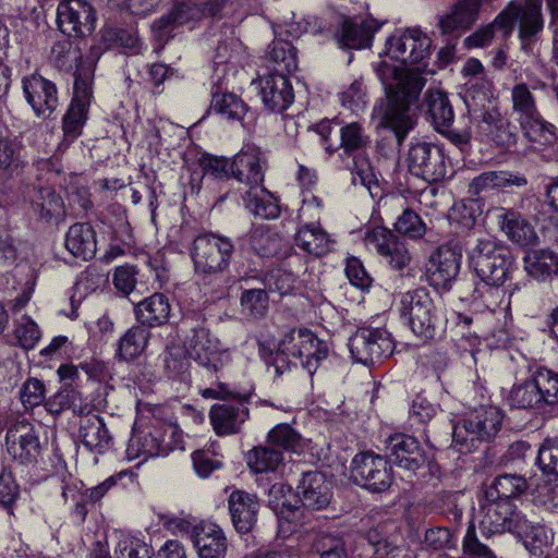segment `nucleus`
<instances>
[{
    "label": "nucleus",
    "instance_id": "nucleus-50",
    "mask_svg": "<svg viewBox=\"0 0 558 558\" xmlns=\"http://www.w3.org/2000/svg\"><path fill=\"white\" fill-rule=\"evenodd\" d=\"M148 342V332L140 326L130 328L119 340L117 356L131 361L141 355Z\"/></svg>",
    "mask_w": 558,
    "mask_h": 558
},
{
    "label": "nucleus",
    "instance_id": "nucleus-5",
    "mask_svg": "<svg viewBox=\"0 0 558 558\" xmlns=\"http://www.w3.org/2000/svg\"><path fill=\"white\" fill-rule=\"evenodd\" d=\"M504 415L495 407H482L470 412L452 426V442L461 452L471 451L475 442L489 441L501 428Z\"/></svg>",
    "mask_w": 558,
    "mask_h": 558
},
{
    "label": "nucleus",
    "instance_id": "nucleus-30",
    "mask_svg": "<svg viewBox=\"0 0 558 558\" xmlns=\"http://www.w3.org/2000/svg\"><path fill=\"white\" fill-rule=\"evenodd\" d=\"M302 226L295 233V245L316 257L323 256L331 251L333 240L320 227L318 221H300Z\"/></svg>",
    "mask_w": 558,
    "mask_h": 558
},
{
    "label": "nucleus",
    "instance_id": "nucleus-44",
    "mask_svg": "<svg viewBox=\"0 0 558 558\" xmlns=\"http://www.w3.org/2000/svg\"><path fill=\"white\" fill-rule=\"evenodd\" d=\"M130 442L132 448H136V457L156 458L169 454V446L162 437L160 425H154L148 430L133 436Z\"/></svg>",
    "mask_w": 558,
    "mask_h": 558
},
{
    "label": "nucleus",
    "instance_id": "nucleus-15",
    "mask_svg": "<svg viewBox=\"0 0 558 558\" xmlns=\"http://www.w3.org/2000/svg\"><path fill=\"white\" fill-rule=\"evenodd\" d=\"M363 242L368 251H374L396 270L404 269L411 262V254L404 241L386 227L367 229Z\"/></svg>",
    "mask_w": 558,
    "mask_h": 558
},
{
    "label": "nucleus",
    "instance_id": "nucleus-62",
    "mask_svg": "<svg viewBox=\"0 0 558 558\" xmlns=\"http://www.w3.org/2000/svg\"><path fill=\"white\" fill-rule=\"evenodd\" d=\"M78 395L80 393L74 388L70 385H65L46 400L45 407L48 412L58 415L64 410L75 407V403L78 400Z\"/></svg>",
    "mask_w": 558,
    "mask_h": 558
},
{
    "label": "nucleus",
    "instance_id": "nucleus-54",
    "mask_svg": "<svg viewBox=\"0 0 558 558\" xmlns=\"http://www.w3.org/2000/svg\"><path fill=\"white\" fill-rule=\"evenodd\" d=\"M198 10L193 4L181 2L173 7L167 14L154 22V28L157 31H167L172 26L186 24L190 20L194 19Z\"/></svg>",
    "mask_w": 558,
    "mask_h": 558
},
{
    "label": "nucleus",
    "instance_id": "nucleus-36",
    "mask_svg": "<svg viewBox=\"0 0 558 558\" xmlns=\"http://www.w3.org/2000/svg\"><path fill=\"white\" fill-rule=\"evenodd\" d=\"M504 399L511 409L535 410L539 413H546L538 396L533 375L523 381L513 384L504 395Z\"/></svg>",
    "mask_w": 558,
    "mask_h": 558
},
{
    "label": "nucleus",
    "instance_id": "nucleus-16",
    "mask_svg": "<svg viewBox=\"0 0 558 558\" xmlns=\"http://www.w3.org/2000/svg\"><path fill=\"white\" fill-rule=\"evenodd\" d=\"M185 344L190 357L210 371L218 372L231 361L229 350L206 327H193Z\"/></svg>",
    "mask_w": 558,
    "mask_h": 558
},
{
    "label": "nucleus",
    "instance_id": "nucleus-59",
    "mask_svg": "<svg viewBox=\"0 0 558 558\" xmlns=\"http://www.w3.org/2000/svg\"><path fill=\"white\" fill-rule=\"evenodd\" d=\"M199 167L204 175H210L215 179H229L232 173V160L226 157H218L205 154L199 158Z\"/></svg>",
    "mask_w": 558,
    "mask_h": 558
},
{
    "label": "nucleus",
    "instance_id": "nucleus-9",
    "mask_svg": "<svg viewBox=\"0 0 558 558\" xmlns=\"http://www.w3.org/2000/svg\"><path fill=\"white\" fill-rule=\"evenodd\" d=\"M352 359L364 365H374L389 357L395 343L385 328L361 327L351 336L348 343Z\"/></svg>",
    "mask_w": 558,
    "mask_h": 558
},
{
    "label": "nucleus",
    "instance_id": "nucleus-55",
    "mask_svg": "<svg viewBox=\"0 0 558 558\" xmlns=\"http://www.w3.org/2000/svg\"><path fill=\"white\" fill-rule=\"evenodd\" d=\"M502 284H490L487 282H478L473 291V302L482 304L486 310L494 313L496 312L505 300V291Z\"/></svg>",
    "mask_w": 558,
    "mask_h": 558
},
{
    "label": "nucleus",
    "instance_id": "nucleus-35",
    "mask_svg": "<svg viewBox=\"0 0 558 558\" xmlns=\"http://www.w3.org/2000/svg\"><path fill=\"white\" fill-rule=\"evenodd\" d=\"M498 219L500 229L510 241L522 246L535 243L537 235L534 228L522 217L520 213L513 209H502Z\"/></svg>",
    "mask_w": 558,
    "mask_h": 558
},
{
    "label": "nucleus",
    "instance_id": "nucleus-28",
    "mask_svg": "<svg viewBox=\"0 0 558 558\" xmlns=\"http://www.w3.org/2000/svg\"><path fill=\"white\" fill-rule=\"evenodd\" d=\"M192 538L199 558H223L227 553V537L216 523L203 522L195 526Z\"/></svg>",
    "mask_w": 558,
    "mask_h": 558
},
{
    "label": "nucleus",
    "instance_id": "nucleus-8",
    "mask_svg": "<svg viewBox=\"0 0 558 558\" xmlns=\"http://www.w3.org/2000/svg\"><path fill=\"white\" fill-rule=\"evenodd\" d=\"M478 526L486 535L513 533L524 525V514L510 499H497L483 495L480 499Z\"/></svg>",
    "mask_w": 558,
    "mask_h": 558
},
{
    "label": "nucleus",
    "instance_id": "nucleus-47",
    "mask_svg": "<svg viewBox=\"0 0 558 558\" xmlns=\"http://www.w3.org/2000/svg\"><path fill=\"white\" fill-rule=\"evenodd\" d=\"M512 534L520 537L533 555H541L543 548L551 545L554 538V533L550 529L542 524H532L525 515L523 527L514 530Z\"/></svg>",
    "mask_w": 558,
    "mask_h": 558
},
{
    "label": "nucleus",
    "instance_id": "nucleus-11",
    "mask_svg": "<svg viewBox=\"0 0 558 558\" xmlns=\"http://www.w3.org/2000/svg\"><path fill=\"white\" fill-rule=\"evenodd\" d=\"M351 476L363 488L372 493H383L392 484V466L385 457L373 451H363L352 459Z\"/></svg>",
    "mask_w": 558,
    "mask_h": 558
},
{
    "label": "nucleus",
    "instance_id": "nucleus-34",
    "mask_svg": "<svg viewBox=\"0 0 558 558\" xmlns=\"http://www.w3.org/2000/svg\"><path fill=\"white\" fill-rule=\"evenodd\" d=\"M136 319L144 326L158 327L169 320L171 305L162 293H154L138 302L134 308Z\"/></svg>",
    "mask_w": 558,
    "mask_h": 558
},
{
    "label": "nucleus",
    "instance_id": "nucleus-60",
    "mask_svg": "<svg viewBox=\"0 0 558 558\" xmlns=\"http://www.w3.org/2000/svg\"><path fill=\"white\" fill-rule=\"evenodd\" d=\"M241 305L252 316H263L268 308V294L265 289L255 288L244 290L240 298Z\"/></svg>",
    "mask_w": 558,
    "mask_h": 558
},
{
    "label": "nucleus",
    "instance_id": "nucleus-63",
    "mask_svg": "<svg viewBox=\"0 0 558 558\" xmlns=\"http://www.w3.org/2000/svg\"><path fill=\"white\" fill-rule=\"evenodd\" d=\"M480 216V207L476 201L457 203L450 210V219L465 229H471Z\"/></svg>",
    "mask_w": 558,
    "mask_h": 558
},
{
    "label": "nucleus",
    "instance_id": "nucleus-14",
    "mask_svg": "<svg viewBox=\"0 0 558 558\" xmlns=\"http://www.w3.org/2000/svg\"><path fill=\"white\" fill-rule=\"evenodd\" d=\"M409 171L427 182H439L447 178L448 162L441 147L429 143H417L408 153Z\"/></svg>",
    "mask_w": 558,
    "mask_h": 558
},
{
    "label": "nucleus",
    "instance_id": "nucleus-6",
    "mask_svg": "<svg viewBox=\"0 0 558 558\" xmlns=\"http://www.w3.org/2000/svg\"><path fill=\"white\" fill-rule=\"evenodd\" d=\"M399 312L412 332L424 339H432L442 318L441 312L424 288L408 291L401 295Z\"/></svg>",
    "mask_w": 558,
    "mask_h": 558
},
{
    "label": "nucleus",
    "instance_id": "nucleus-17",
    "mask_svg": "<svg viewBox=\"0 0 558 558\" xmlns=\"http://www.w3.org/2000/svg\"><path fill=\"white\" fill-rule=\"evenodd\" d=\"M61 489L64 502L73 505L71 517L77 524L84 523L87 514L93 513L97 507L100 509L105 496V483L83 490V483L72 476L62 480Z\"/></svg>",
    "mask_w": 558,
    "mask_h": 558
},
{
    "label": "nucleus",
    "instance_id": "nucleus-48",
    "mask_svg": "<svg viewBox=\"0 0 558 558\" xmlns=\"http://www.w3.org/2000/svg\"><path fill=\"white\" fill-rule=\"evenodd\" d=\"M527 485L524 477L520 475L504 474L497 476L483 495L497 499H510L518 497L525 492Z\"/></svg>",
    "mask_w": 558,
    "mask_h": 558
},
{
    "label": "nucleus",
    "instance_id": "nucleus-12",
    "mask_svg": "<svg viewBox=\"0 0 558 558\" xmlns=\"http://www.w3.org/2000/svg\"><path fill=\"white\" fill-rule=\"evenodd\" d=\"M56 22L58 29L66 37L84 38L94 33L97 13L86 0H61Z\"/></svg>",
    "mask_w": 558,
    "mask_h": 558
},
{
    "label": "nucleus",
    "instance_id": "nucleus-7",
    "mask_svg": "<svg viewBox=\"0 0 558 558\" xmlns=\"http://www.w3.org/2000/svg\"><path fill=\"white\" fill-rule=\"evenodd\" d=\"M542 7L543 0H512L496 16V24H502L505 37L518 27L522 44H529L543 31Z\"/></svg>",
    "mask_w": 558,
    "mask_h": 558
},
{
    "label": "nucleus",
    "instance_id": "nucleus-42",
    "mask_svg": "<svg viewBox=\"0 0 558 558\" xmlns=\"http://www.w3.org/2000/svg\"><path fill=\"white\" fill-rule=\"evenodd\" d=\"M244 240L250 248L260 257L276 255L281 241L279 234L268 225H253Z\"/></svg>",
    "mask_w": 558,
    "mask_h": 558
},
{
    "label": "nucleus",
    "instance_id": "nucleus-53",
    "mask_svg": "<svg viewBox=\"0 0 558 558\" xmlns=\"http://www.w3.org/2000/svg\"><path fill=\"white\" fill-rule=\"evenodd\" d=\"M267 442L272 447L298 452L302 449V438L289 424L276 425L267 436Z\"/></svg>",
    "mask_w": 558,
    "mask_h": 558
},
{
    "label": "nucleus",
    "instance_id": "nucleus-22",
    "mask_svg": "<svg viewBox=\"0 0 558 558\" xmlns=\"http://www.w3.org/2000/svg\"><path fill=\"white\" fill-rule=\"evenodd\" d=\"M22 194L40 219L49 222L64 217V202L51 186L26 185Z\"/></svg>",
    "mask_w": 558,
    "mask_h": 558
},
{
    "label": "nucleus",
    "instance_id": "nucleus-41",
    "mask_svg": "<svg viewBox=\"0 0 558 558\" xmlns=\"http://www.w3.org/2000/svg\"><path fill=\"white\" fill-rule=\"evenodd\" d=\"M425 106L435 129L445 133L454 120V112L447 94L440 89L428 90L425 95Z\"/></svg>",
    "mask_w": 558,
    "mask_h": 558
},
{
    "label": "nucleus",
    "instance_id": "nucleus-1",
    "mask_svg": "<svg viewBox=\"0 0 558 558\" xmlns=\"http://www.w3.org/2000/svg\"><path fill=\"white\" fill-rule=\"evenodd\" d=\"M432 40L420 28H408L401 34H393L386 41V53L403 65L414 66L397 77L395 86H390L391 95L376 104L374 112L381 116L384 126L390 129L401 145L413 129L414 121L409 113V106L418 99L426 84L421 75L422 66L429 56Z\"/></svg>",
    "mask_w": 558,
    "mask_h": 558
},
{
    "label": "nucleus",
    "instance_id": "nucleus-33",
    "mask_svg": "<svg viewBox=\"0 0 558 558\" xmlns=\"http://www.w3.org/2000/svg\"><path fill=\"white\" fill-rule=\"evenodd\" d=\"M379 25L374 21L356 22L350 19H344L341 24V29L336 34L338 44L343 48L362 49L371 45L372 37Z\"/></svg>",
    "mask_w": 558,
    "mask_h": 558
},
{
    "label": "nucleus",
    "instance_id": "nucleus-38",
    "mask_svg": "<svg viewBox=\"0 0 558 558\" xmlns=\"http://www.w3.org/2000/svg\"><path fill=\"white\" fill-rule=\"evenodd\" d=\"M95 231L89 223H75L65 236V247L75 257L85 260L95 256L97 250Z\"/></svg>",
    "mask_w": 558,
    "mask_h": 558
},
{
    "label": "nucleus",
    "instance_id": "nucleus-10",
    "mask_svg": "<svg viewBox=\"0 0 558 558\" xmlns=\"http://www.w3.org/2000/svg\"><path fill=\"white\" fill-rule=\"evenodd\" d=\"M372 145L371 136L366 133L365 128L359 122L347 123L340 129V144L338 148H342L344 154L353 156L354 163L352 167L353 183L360 182L362 185L369 187L374 180L372 167L368 158L364 156L366 149Z\"/></svg>",
    "mask_w": 558,
    "mask_h": 558
},
{
    "label": "nucleus",
    "instance_id": "nucleus-29",
    "mask_svg": "<svg viewBox=\"0 0 558 558\" xmlns=\"http://www.w3.org/2000/svg\"><path fill=\"white\" fill-rule=\"evenodd\" d=\"M248 417V410L242 404H214L209 411V420L218 436L236 434Z\"/></svg>",
    "mask_w": 558,
    "mask_h": 558
},
{
    "label": "nucleus",
    "instance_id": "nucleus-58",
    "mask_svg": "<svg viewBox=\"0 0 558 558\" xmlns=\"http://www.w3.org/2000/svg\"><path fill=\"white\" fill-rule=\"evenodd\" d=\"M68 206L71 215L83 217L92 208L90 193L87 187L71 183L66 189Z\"/></svg>",
    "mask_w": 558,
    "mask_h": 558
},
{
    "label": "nucleus",
    "instance_id": "nucleus-13",
    "mask_svg": "<svg viewBox=\"0 0 558 558\" xmlns=\"http://www.w3.org/2000/svg\"><path fill=\"white\" fill-rule=\"evenodd\" d=\"M461 248L452 244H442L435 250L425 263L426 281L436 290L448 291L459 275Z\"/></svg>",
    "mask_w": 558,
    "mask_h": 558
},
{
    "label": "nucleus",
    "instance_id": "nucleus-39",
    "mask_svg": "<svg viewBox=\"0 0 558 558\" xmlns=\"http://www.w3.org/2000/svg\"><path fill=\"white\" fill-rule=\"evenodd\" d=\"M524 269L536 280L545 281L558 276V254L548 248L529 251L524 258Z\"/></svg>",
    "mask_w": 558,
    "mask_h": 558
},
{
    "label": "nucleus",
    "instance_id": "nucleus-40",
    "mask_svg": "<svg viewBox=\"0 0 558 558\" xmlns=\"http://www.w3.org/2000/svg\"><path fill=\"white\" fill-rule=\"evenodd\" d=\"M247 111V106L238 95L221 92L219 86L211 89L209 112L228 121H241Z\"/></svg>",
    "mask_w": 558,
    "mask_h": 558
},
{
    "label": "nucleus",
    "instance_id": "nucleus-45",
    "mask_svg": "<svg viewBox=\"0 0 558 558\" xmlns=\"http://www.w3.org/2000/svg\"><path fill=\"white\" fill-rule=\"evenodd\" d=\"M267 58L274 64L272 72L288 75L298 69L296 50L289 39L275 38L268 46Z\"/></svg>",
    "mask_w": 558,
    "mask_h": 558
},
{
    "label": "nucleus",
    "instance_id": "nucleus-24",
    "mask_svg": "<svg viewBox=\"0 0 558 558\" xmlns=\"http://www.w3.org/2000/svg\"><path fill=\"white\" fill-rule=\"evenodd\" d=\"M393 462L412 473L425 463V456L416 438L402 433L393 434L386 440Z\"/></svg>",
    "mask_w": 558,
    "mask_h": 558
},
{
    "label": "nucleus",
    "instance_id": "nucleus-57",
    "mask_svg": "<svg viewBox=\"0 0 558 558\" xmlns=\"http://www.w3.org/2000/svg\"><path fill=\"white\" fill-rule=\"evenodd\" d=\"M239 50L240 43L234 38L226 39L218 44L213 58L214 71L217 74L218 80L221 78L218 73L220 68L222 74H226L229 70V65L238 58Z\"/></svg>",
    "mask_w": 558,
    "mask_h": 558
},
{
    "label": "nucleus",
    "instance_id": "nucleus-4",
    "mask_svg": "<svg viewBox=\"0 0 558 558\" xmlns=\"http://www.w3.org/2000/svg\"><path fill=\"white\" fill-rule=\"evenodd\" d=\"M235 246L233 241L211 231L196 235L190 247V257L197 276H215L230 267Z\"/></svg>",
    "mask_w": 558,
    "mask_h": 558
},
{
    "label": "nucleus",
    "instance_id": "nucleus-56",
    "mask_svg": "<svg viewBox=\"0 0 558 558\" xmlns=\"http://www.w3.org/2000/svg\"><path fill=\"white\" fill-rule=\"evenodd\" d=\"M395 230L411 239H421L426 233V225L411 208H404L393 223Z\"/></svg>",
    "mask_w": 558,
    "mask_h": 558
},
{
    "label": "nucleus",
    "instance_id": "nucleus-64",
    "mask_svg": "<svg viewBox=\"0 0 558 558\" xmlns=\"http://www.w3.org/2000/svg\"><path fill=\"white\" fill-rule=\"evenodd\" d=\"M537 463L545 473L558 475V438L543 442L538 449Z\"/></svg>",
    "mask_w": 558,
    "mask_h": 558
},
{
    "label": "nucleus",
    "instance_id": "nucleus-46",
    "mask_svg": "<svg viewBox=\"0 0 558 558\" xmlns=\"http://www.w3.org/2000/svg\"><path fill=\"white\" fill-rule=\"evenodd\" d=\"M532 375L545 412L553 411L558 405V372L538 367Z\"/></svg>",
    "mask_w": 558,
    "mask_h": 558
},
{
    "label": "nucleus",
    "instance_id": "nucleus-32",
    "mask_svg": "<svg viewBox=\"0 0 558 558\" xmlns=\"http://www.w3.org/2000/svg\"><path fill=\"white\" fill-rule=\"evenodd\" d=\"M242 199L245 208L255 217L271 220L280 216L281 208L278 197L269 192L264 184L242 191Z\"/></svg>",
    "mask_w": 558,
    "mask_h": 558
},
{
    "label": "nucleus",
    "instance_id": "nucleus-37",
    "mask_svg": "<svg viewBox=\"0 0 558 558\" xmlns=\"http://www.w3.org/2000/svg\"><path fill=\"white\" fill-rule=\"evenodd\" d=\"M307 328H290L283 331L277 347V354L274 366L276 373L281 375L284 372V361L288 357L299 359L302 356V350L306 338L310 337Z\"/></svg>",
    "mask_w": 558,
    "mask_h": 558
},
{
    "label": "nucleus",
    "instance_id": "nucleus-3",
    "mask_svg": "<svg viewBox=\"0 0 558 558\" xmlns=\"http://www.w3.org/2000/svg\"><path fill=\"white\" fill-rule=\"evenodd\" d=\"M469 262L480 280L490 284H504L515 268L510 250L489 236L476 240Z\"/></svg>",
    "mask_w": 558,
    "mask_h": 558
},
{
    "label": "nucleus",
    "instance_id": "nucleus-49",
    "mask_svg": "<svg viewBox=\"0 0 558 558\" xmlns=\"http://www.w3.org/2000/svg\"><path fill=\"white\" fill-rule=\"evenodd\" d=\"M329 354L328 343L319 339L312 330L310 337L306 338V343L303 345L302 356L298 360L301 362L302 367L312 377L322 361L326 360Z\"/></svg>",
    "mask_w": 558,
    "mask_h": 558
},
{
    "label": "nucleus",
    "instance_id": "nucleus-20",
    "mask_svg": "<svg viewBox=\"0 0 558 558\" xmlns=\"http://www.w3.org/2000/svg\"><path fill=\"white\" fill-rule=\"evenodd\" d=\"M22 88L27 104L37 117H49L57 108L58 92L53 82L38 73L24 76Z\"/></svg>",
    "mask_w": 558,
    "mask_h": 558
},
{
    "label": "nucleus",
    "instance_id": "nucleus-23",
    "mask_svg": "<svg viewBox=\"0 0 558 558\" xmlns=\"http://www.w3.org/2000/svg\"><path fill=\"white\" fill-rule=\"evenodd\" d=\"M259 95L270 111L283 112L294 100L288 75L271 72L259 80Z\"/></svg>",
    "mask_w": 558,
    "mask_h": 558
},
{
    "label": "nucleus",
    "instance_id": "nucleus-25",
    "mask_svg": "<svg viewBox=\"0 0 558 558\" xmlns=\"http://www.w3.org/2000/svg\"><path fill=\"white\" fill-rule=\"evenodd\" d=\"M296 494L305 508L325 509L331 500L330 484L323 473L305 472L296 487Z\"/></svg>",
    "mask_w": 558,
    "mask_h": 558
},
{
    "label": "nucleus",
    "instance_id": "nucleus-43",
    "mask_svg": "<svg viewBox=\"0 0 558 558\" xmlns=\"http://www.w3.org/2000/svg\"><path fill=\"white\" fill-rule=\"evenodd\" d=\"M246 463L253 473H275L283 466V453L270 444L256 446L246 453Z\"/></svg>",
    "mask_w": 558,
    "mask_h": 558
},
{
    "label": "nucleus",
    "instance_id": "nucleus-19",
    "mask_svg": "<svg viewBox=\"0 0 558 558\" xmlns=\"http://www.w3.org/2000/svg\"><path fill=\"white\" fill-rule=\"evenodd\" d=\"M8 452L21 464L37 463L44 450L35 427L28 422H17L7 432Z\"/></svg>",
    "mask_w": 558,
    "mask_h": 558
},
{
    "label": "nucleus",
    "instance_id": "nucleus-52",
    "mask_svg": "<svg viewBox=\"0 0 558 558\" xmlns=\"http://www.w3.org/2000/svg\"><path fill=\"white\" fill-rule=\"evenodd\" d=\"M113 554L110 558H137L150 549L140 537L126 532H114Z\"/></svg>",
    "mask_w": 558,
    "mask_h": 558
},
{
    "label": "nucleus",
    "instance_id": "nucleus-51",
    "mask_svg": "<svg viewBox=\"0 0 558 558\" xmlns=\"http://www.w3.org/2000/svg\"><path fill=\"white\" fill-rule=\"evenodd\" d=\"M21 151L22 145L20 142L0 137V170L9 175L19 174L25 166Z\"/></svg>",
    "mask_w": 558,
    "mask_h": 558
},
{
    "label": "nucleus",
    "instance_id": "nucleus-18",
    "mask_svg": "<svg viewBox=\"0 0 558 558\" xmlns=\"http://www.w3.org/2000/svg\"><path fill=\"white\" fill-rule=\"evenodd\" d=\"M74 76L73 98L62 121L64 136L69 141L75 140L81 134L86 109L92 98L88 71L77 70Z\"/></svg>",
    "mask_w": 558,
    "mask_h": 558
},
{
    "label": "nucleus",
    "instance_id": "nucleus-31",
    "mask_svg": "<svg viewBox=\"0 0 558 558\" xmlns=\"http://www.w3.org/2000/svg\"><path fill=\"white\" fill-rule=\"evenodd\" d=\"M481 0H460L450 12L439 16V28L444 34L465 31L477 20Z\"/></svg>",
    "mask_w": 558,
    "mask_h": 558
},
{
    "label": "nucleus",
    "instance_id": "nucleus-27",
    "mask_svg": "<svg viewBox=\"0 0 558 558\" xmlns=\"http://www.w3.org/2000/svg\"><path fill=\"white\" fill-rule=\"evenodd\" d=\"M228 507L235 530L240 533L250 532L257 521V496L245 490H234L229 497Z\"/></svg>",
    "mask_w": 558,
    "mask_h": 558
},
{
    "label": "nucleus",
    "instance_id": "nucleus-26",
    "mask_svg": "<svg viewBox=\"0 0 558 558\" xmlns=\"http://www.w3.org/2000/svg\"><path fill=\"white\" fill-rule=\"evenodd\" d=\"M477 128L481 136L499 147L508 149L517 143L511 122L495 108L482 113Z\"/></svg>",
    "mask_w": 558,
    "mask_h": 558
},
{
    "label": "nucleus",
    "instance_id": "nucleus-2",
    "mask_svg": "<svg viewBox=\"0 0 558 558\" xmlns=\"http://www.w3.org/2000/svg\"><path fill=\"white\" fill-rule=\"evenodd\" d=\"M546 83L535 80L529 86L515 83L510 90L512 112L517 116L523 135L533 143L549 146L557 141V128L541 114L532 89H544Z\"/></svg>",
    "mask_w": 558,
    "mask_h": 558
},
{
    "label": "nucleus",
    "instance_id": "nucleus-21",
    "mask_svg": "<svg viewBox=\"0 0 558 558\" xmlns=\"http://www.w3.org/2000/svg\"><path fill=\"white\" fill-rule=\"evenodd\" d=\"M266 161L260 149L254 145L244 146L232 159L231 178L251 190L264 184Z\"/></svg>",
    "mask_w": 558,
    "mask_h": 558
},
{
    "label": "nucleus",
    "instance_id": "nucleus-61",
    "mask_svg": "<svg viewBox=\"0 0 558 558\" xmlns=\"http://www.w3.org/2000/svg\"><path fill=\"white\" fill-rule=\"evenodd\" d=\"M16 343L25 350L33 349L40 339V330L31 317L24 315L14 329Z\"/></svg>",
    "mask_w": 558,
    "mask_h": 558
}]
</instances>
